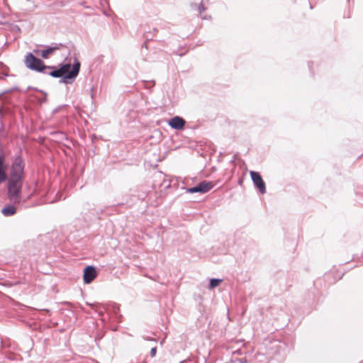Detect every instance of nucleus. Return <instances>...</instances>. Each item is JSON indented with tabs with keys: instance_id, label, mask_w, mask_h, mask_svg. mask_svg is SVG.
Wrapping results in <instances>:
<instances>
[{
	"instance_id": "f8f14e48",
	"label": "nucleus",
	"mask_w": 363,
	"mask_h": 363,
	"mask_svg": "<svg viewBox=\"0 0 363 363\" xmlns=\"http://www.w3.org/2000/svg\"><path fill=\"white\" fill-rule=\"evenodd\" d=\"M91 307H93L94 306H96V304H94V303H91L89 304ZM97 306H98V309L99 310V314L100 315H103V311L101 310L102 308H104V307L99 304V303H97Z\"/></svg>"
},
{
	"instance_id": "7ed1b4c3",
	"label": "nucleus",
	"mask_w": 363,
	"mask_h": 363,
	"mask_svg": "<svg viewBox=\"0 0 363 363\" xmlns=\"http://www.w3.org/2000/svg\"><path fill=\"white\" fill-rule=\"evenodd\" d=\"M214 185L211 182L207 181H202L198 185L186 188V192L189 194H194V193H201V194H205L208 192Z\"/></svg>"
},
{
	"instance_id": "39448f33",
	"label": "nucleus",
	"mask_w": 363,
	"mask_h": 363,
	"mask_svg": "<svg viewBox=\"0 0 363 363\" xmlns=\"http://www.w3.org/2000/svg\"><path fill=\"white\" fill-rule=\"evenodd\" d=\"M97 273L94 266H87L84 269L83 279L85 284L91 283L96 277Z\"/></svg>"
},
{
	"instance_id": "423d86ee",
	"label": "nucleus",
	"mask_w": 363,
	"mask_h": 363,
	"mask_svg": "<svg viewBox=\"0 0 363 363\" xmlns=\"http://www.w3.org/2000/svg\"><path fill=\"white\" fill-rule=\"evenodd\" d=\"M64 46L62 43H54L50 46H45V49L41 51L40 56L44 59H48L50 55Z\"/></svg>"
},
{
	"instance_id": "f257e3e1",
	"label": "nucleus",
	"mask_w": 363,
	"mask_h": 363,
	"mask_svg": "<svg viewBox=\"0 0 363 363\" xmlns=\"http://www.w3.org/2000/svg\"><path fill=\"white\" fill-rule=\"evenodd\" d=\"M27 68L38 72L49 74L54 78H61L60 83L72 84L78 76L81 63L75 57L72 65L65 63L60 65L59 68L54 66H47L40 58L34 56L32 52H28L24 60Z\"/></svg>"
},
{
	"instance_id": "4468645a",
	"label": "nucleus",
	"mask_w": 363,
	"mask_h": 363,
	"mask_svg": "<svg viewBox=\"0 0 363 363\" xmlns=\"http://www.w3.org/2000/svg\"><path fill=\"white\" fill-rule=\"evenodd\" d=\"M156 352H157V347H152V349L150 350L151 357H155L156 354Z\"/></svg>"
},
{
	"instance_id": "1a4fd4ad",
	"label": "nucleus",
	"mask_w": 363,
	"mask_h": 363,
	"mask_svg": "<svg viewBox=\"0 0 363 363\" xmlns=\"http://www.w3.org/2000/svg\"><path fill=\"white\" fill-rule=\"evenodd\" d=\"M222 282L220 279H211L210 280L209 288L213 289L218 286Z\"/></svg>"
},
{
	"instance_id": "f03ea898",
	"label": "nucleus",
	"mask_w": 363,
	"mask_h": 363,
	"mask_svg": "<svg viewBox=\"0 0 363 363\" xmlns=\"http://www.w3.org/2000/svg\"><path fill=\"white\" fill-rule=\"evenodd\" d=\"M24 161L21 156H16L12 163L8 179V196L14 203L21 202V193L24 175Z\"/></svg>"
},
{
	"instance_id": "0eeeda50",
	"label": "nucleus",
	"mask_w": 363,
	"mask_h": 363,
	"mask_svg": "<svg viewBox=\"0 0 363 363\" xmlns=\"http://www.w3.org/2000/svg\"><path fill=\"white\" fill-rule=\"evenodd\" d=\"M186 123V121L184 119H183L182 117L179 116H174L172 118L169 122V125L175 130H181L184 128V125Z\"/></svg>"
},
{
	"instance_id": "9d476101",
	"label": "nucleus",
	"mask_w": 363,
	"mask_h": 363,
	"mask_svg": "<svg viewBox=\"0 0 363 363\" xmlns=\"http://www.w3.org/2000/svg\"><path fill=\"white\" fill-rule=\"evenodd\" d=\"M6 169V168H0V183L5 182L7 179Z\"/></svg>"
},
{
	"instance_id": "20e7f679",
	"label": "nucleus",
	"mask_w": 363,
	"mask_h": 363,
	"mask_svg": "<svg viewBox=\"0 0 363 363\" xmlns=\"http://www.w3.org/2000/svg\"><path fill=\"white\" fill-rule=\"evenodd\" d=\"M250 174L255 186L264 194L266 192V186L260 174L255 171H250Z\"/></svg>"
},
{
	"instance_id": "a211bd4d",
	"label": "nucleus",
	"mask_w": 363,
	"mask_h": 363,
	"mask_svg": "<svg viewBox=\"0 0 363 363\" xmlns=\"http://www.w3.org/2000/svg\"><path fill=\"white\" fill-rule=\"evenodd\" d=\"M58 111V108H56L55 111H54V113H57Z\"/></svg>"
},
{
	"instance_id": "6e6552de",
	"label": "nucleus",
	"mask_w": 363,
	"mask_h": 363,
	"mask_svg": "<svg viewBox=\"0 0 363 363\" xmlns=\"http://www.w3.org/2000/svg\"><path fill=\"white\" fill-rule=\"evenodd\" d=\"M1 213L4 216H11L16 213V208L12 205H9L2 208Z\"/></svg>"
},
{
	"instance_id": "ddd939ff",
	"label": "nucleus",
	"mask_w": 363,
	"mask_h": 363,
	"mask_svg": "<svg viewBox=\"0 0 363 363\" xmlns=\"http://www.w3.org/2000/svg\"><path fill=\"white\" fill-rule=\"evenodd\" d=\"M0 168H6L4 164V156L0 155Z\"/></svg>"
},
{
	"instance_id": "9b49d317",
	"label": "nucleus",
	"mask_w": 363,
	"mask_h": 363,
	"mask_svg": "<svg viewBox=\"0 0 363 363\" xmlns=\"http://www.w3.org/2000/svg\"><path fill=\"white\" fill-rule=\"evenodd\" d=\"M197 10L199 13L201 14L202 12L206 10V8L203 6V3L201 2L200 5L197 6Z\"/></svg>"
},
{
	"instance_id": "f3484780",
	"label": "nucleus",
	"mask_w": 363,
	"mask_h": 363,
	"mask_svg": "<svg viewBox=\"0 0 363 363\" xmlns=\"http://www.w3.org/2000/svg\"><path fill=\"white\" fill-rule=\"evenodd\" d=\"M33 52L36 55H40V51L38 50H33Z\"/></svg>"
},
{
	"instance_id": "2eb2a0df",
	"label": "nucleus",
	"mask_w": 363,
	"mask_h": 363,
	"mask_svg": "<svg viewBox=\"0 0 363 363\" xmlns=\"http://www.w3.org/2000/svg\"><path fill=\"white\" fill-rule=\"evenodd\" d=\"M143 339L145 340H148V341H150V340L155 341V339L151 338V337H147V336H145V335L143 336Z\"/></svg>"
},
{
	"instance_id": "dca6fc26",
	"label": "nucleus",
	"mask_w": 363,
	"mask_h": 363,
	"mask_svg": "<svg viewBox=\"0 0 363 363\" xmlns=\"http://www.w3.org/2000/svg\"><path fill=\"white\" fill-rule=\"evenodd\" d=\"M56 134L60 135V139H63L65 137L63 133H57Z\"/></svg>"
}]
</instances>
